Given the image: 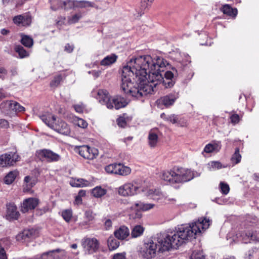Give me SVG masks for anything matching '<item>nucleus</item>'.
<instances>
[{
    "mask_svg": "<svg viewBox=\"0 0 259 259\" xmlns=\"http://www.w3.org/2000/svg\"><path fill=\"white\" fill-rule=\"evenodd\" d=\"M168 65L160 56L152 58L144 55L131 59L122 69V91L128 96L140 99L152 94L158 84H162L166 88L172 87L173 80L163 78L161 73Z\"/></svg>",
    "mask_w": 259,
    "mask_h": 259,
    "instance_id": "f257e3e1",
    "label": "nucleus"
},
{
    "mask_svg": "<svg viewBox=\"0 0 259 259\" xmlns=\"http://www.w3.org/2000/svg\"><path fill=\"white\" fill-rule=\"evenodd\" d=\"M194 223L190 225H182L176 228V230L170 233H163V237L159 238L162 244L160 251H169L172 249H177L184 243L191 241L193 237V227Z\"/></svg>",
    "mask_w": 259,
    "mask_h": 259,
    "instance_id": "f03ea898",
    "label": "nucleus"
},
{
    "mask_svg": "<svg viewBox=\"0 0 259 259\" xmlns=\"http://www.w3.org/2000/svg\"><path fill=\"white\" fill-rule=\"evenodd\" d=\"M160 177L164 181L174 186L192 180L194 178V173L187 168L175 167L171 169L162 171Z\"/></svg>",
    "mask_w": 259,
    "mask_h": 259,
    "instance_id": "7ed1b4c3",
    "label": "nucleus"
},
{
    "mask_svg": "<svg viewBox=\"0 0 259 259\" xmlns=\"http://www.w3.org/2000/svg\"><path fill=\"white\" fill-rule=\"evenodd\" d=\"M92 94L100 103L106 105L107 108L110 109L114 108L118 110L125 107L127 104L124 99L120 97L111 98L109 92L106 90L100 89L94 91Z\"/></svg>",
    "mask_w": 259,
    "mask_h": 259,
    "instance_id": "20e7f679",
    "label": "nucleus"
},
{
    "mask_svg": "<svg viewBox=\"0 0 259 259\" xmlns=\"http://www.w3.org/2000/svg\"><path fill=\"white\" fill-rule=\"evenodd\" d=\"M40 118L49 127L60 134L67 135L70 132V127L66 122L62 120L56 122L55 116L51 113L43 114Z\"/></svg>",
    "mask_w": 259,
    "mask_h": 259,
    "instance_id": "39448f33",
    "label": "nucleus"
},
{
    "mask_svg": "<svg viewBox=\"0 0 259 259\" xmlns=\"http://www.w3.org/2000/svg\"><path fill=\"white\" fill-rule=\"evenodd\" d=\"M163 233H159L157 235L156 239L155 240L149 239L144 243V247L142 252L143 256L147 259H151L155 256L156 253H163L166 251H160V248L163 243L159 241V238L163 237Z\"/></svg>",
    "mask_w": 259,
    "mask_h": 259,
    "instance_id": "423d86ee",
    "label": "nucleus"
},
{
    "mask_svg": "<svg viewBox=\"0 0 259 259\" xmlns=\"http://www.w3.org/2000/svg\"><path fill=\"white\" fill-rule=\"evenodd\" d=\"M117 191L119 195L126 197L137 195L141 191H143V190L137 182L133 181L120 186Z\"/></svg>",
    "mask_w": 259,
    "mask_h": 259,
    "instance_id": "0eeeda50",
    "label": "nucleus"
},
{
    "mask_svg": "<svg viewBox=\"0 0 259 259\" xmlns=\"http://www.w3.org/2000/svg\"><path fill=\"white\" fill-rule=\"evenodd\" d=\"M36 156L40 160H46L48 162H57L60 160L61 156L50 149L38 150L35 153Z\"/></svg>",
    "mask_w": 259,
    "mask_h": 259,
    "instance_id": "6e6552de",
    "label": "nucleus"
},
{
    "mask_svg": "<svg viewBox=\"0 0 259 259\" xmlns=\"http://www.w3.org/2000/svg\"><path fill=\"white\" fill-rule=\"evenodd\" d=\"M75 149L79 154L85 159H93L98 155V150L95 148H91L88 145L76 146Z\"/></svg>",
    "mask_w": 259,
    "mask_h": 259,
    "instance_id": "1a4fd4ad",
    "label": "nucleus"
},
{
    "mask_svg": "<svg viewBox=\"0 0 259 259\" xmlns=\"http://www.w3.org/2000/svg\"><path fill=\"white\" fill-rule=\"evenodd\" d=\"M82 246L86 253L92 254L98 250L99 242L95 238H88L82 240Z\"/></svg>",
    "mask_w": 259,
    "mask_h": 259,
    "instance_id": "9d476101",
    "label": "nucleus"
},
{
    "mask_svg": "<svg viewBox=\"0 0 259 259\" xmlns=\"http://www.w3.org/2000/svg\"><path fill=\"white\" fill-rule=\"evenodd\" d=\"M19 158V155L15 152L2 154L0 156V166L6 167L13 165Z\"/></svg>",
    "mask_w": 259,
    "mask_h": 259,
    "instance_id": "9b49d317",
    "label": "nucleus"
},
{
    "mask_svg": "<svg viewBox=\"0 0 259 259\" xmlns=\"http://www.w3.org/2000/svg\"><path fill=\"white\" fill-rule=\"evenodd\" d=\"M211 224V220L206 218H201L195 222V235L202 234Z\"/></svg>",
    "mask_w": 259,
    "mask_h": 259,
    "instance_id": "f8f14e48",
    "label": "nucleus"
},
{
    "mask_svg": "<svg viewBox=\"0 0 259 259\" xmlns=\"http://www.w3.org/2000/svg\"><path fill=\"white\" fill-rule=\"evenodd\" d=\"M65 255L64 250L57 249L43 253L40 255H37L38 259H60Z\"/></svg>",
    "mask_w": 259,
    "mask_h": 259,
    "instance_id": "ddd939ff",
    "label": "nucleus"
},
{
    "mask_svg": "<svg viewBox=\"0 0 259 259\" xmlns=\"http://www.w3.org/2000/svg\"><path fill=\"white\" fill-rule=\"evenodd\" d=\"M39 200L36 198H28L23 200L21 205V211L26 213L34 209L38 204Z\"/></svg>",
    "mask_w": 259,
    "mask_h": 259,
    "instance_id": "4468645a",
    "label": "nucleus"
},
{
    "mask_svg": "<svg viewBox=\"0 0 259 259\" xmlns=\"http://www.w3.org/2000/svg\"><path fill=\"white\" fill-rule=\"evenodd\" d=\"M178 98V93H170L161 97L159 100V102L160 104H161L165 107H168L173 105Z\"/></svg>",
    "mask_w": 259,
    "mask_h": 259,
    "instance_id": "2eb2a0df",
    "label": "nucleus"
},
{
    "mask_svg": "<svg viewBox=\"0 0 259 259\" xmlns=\"http://www.w3.org/2000/svg\"><path fill=\"white\" fill-rule=\"evenodd\" d=\"M13 22L18 26H28L31 23V17L28 14L19 15L13 19Z\"/></svg>",
    "mask_w": 259,
    "mask_h": 259,
    "instance_id": "dca6fc26",
    "label": "nucleus"
},
{
    "mask_svg": "<svg viewBox=\"0 0 259 259\" xmlns=\"http://www.w3.org/2000/svg\"><path fill=\"white\" fill-rule=\"evenodd\" d=\"M127 210L130 212L129 216L131 219H140L142 217V214L140 211L139 202L131 204L130 206L127 207Z\"/></svg>",
    "mask_w": 259,
    "mask_h": 259,
    "instance_id": "f3484780",
    "label": "nucleus"
},
{
    "mask_svg": "<svg viewBox=\"0 0 259 259\" xmlns=\"http://www.w3.org/2000/svg\"><path fill=\"white\" fill-rule=\"evenodd\" d=\"M6 218L8 220H17L20 215L16 205L13 203H9L7 205Z\"/></svg>",
    "mask_w": 259,
    "mask_h": 259,
    "instance_id": "a211bd4d",
    "label": "nucleus"
},
{
    "mask_svg": "<svg viewBox=\"0 0 259 259\" xmlns=\"http://www.w3.org/2000/svg\"><path fill=\"white\" fill-rule=\"evenodd\" d=\"M168 121L172 124H176L177 125L183 127L187 126L188 124L187 120L183 116L176 115L175 114H170L167 117Z\"/></svg>",
    "mask_w": 259,
    "mask_h": 259,
    "instance_id": "6ab92c4d",
    "label": "nucleus"
},
{
    "mask_svg": "<svg viewBox=\"0 0 259 259\" xmlns=\"http://www.w3.org/2000/svg\"><path fill=\"white\" fill-rule=\"evenodd\" d=\"M159 132L157 128L151 129L148 134V143L151 148L155 147L158 142V134Z\"/></svg>",
    "mask_w": 259,
    "mask_h": 259,
    "instance_id": "aec40b11",
    "label": "nucleus"
},
{
    "mask_svg": "<svg viewBox=\"0 0 259 259\" xmlns=\"http://www.w3.org/2000/svg\"><path fill=\"white\" fill-rule=\"evenodd\" d=\"M114 234L118 239L123 240L129 236L130 230L127 227L122 226L115 231Z\"/></svg>",
    "mask_w": 259,
    "mask_h": 259,
    "instance_id": "412c9836",
    "label": "nucleus"
},
{
    "mask_svg": "<svg viewBox=\"0 0 259 259\" xmlns=\"http://www.w3.org/2000/svg\"><path fill=\"white\" fill-rule=\"evenodd\" d=\"M242 238L245 243L250 240L259 242V231L254 232L252 231H248L242 235Z\"/></svg>",
    "mask_w": 259,
    "mask_h": 259,
    "instance_id": "4be33fe9",
    "label": "nucleus"
},
{
    "mask_svg": "<svg viewBox=\"0 0 259 259\" xmlns=\"http://www.w3.org/2000/svg\"><path fill=\"white\" fill-rule=\"evenodd\" d=\"M70 184L74 187H83L89 186L91 183L83 179H73L70 181Z\"/></svg>",
    "mask_w": 259,
    "mask_h": 259,
    "instance_id": "5701e85b",
    "label": "nucleus"
},
{
    "mask_svg": "<svg viewBox=\"0 0 259 259\" xmlns=\"http://www.w3.org/2000/svg\"><path fill=\"white\" fill-rule=\"evenodd\" d=\"M117 59V56L114 54H111L110 55L107 56L105 57L100 62V64L102 66H109L114 63Z\"/></svg>",
    "mask_w": 259,
    "mask_h": 259,
    "instance_id": "b1692460",
    "label": "nucleus"
},
{
    "mask_svg": "<svg viewBox=\"0 0 259 259\" xmlns=\"http://www.w3.org/2000/svg\"><path fill=\"white\" fill-rule=\"evenodd\" d=\"M37 230L34 229H30L24 230L22 233V238L24 239L26 238L33 239L38 235Z\"/></svg>",
    "mask_w": 259,
    "mask_h": 259,
    "instance_id": "393cba45",
    "label": "nucleus"
},
{
    "mask_svg": "<svg viewBox=\"0 0 259 259\" xmlns=\"http://www.w3.org/2000/svg\"><path fill=\"white\" fill-rule=\"evenodd\" d=\"M21 37V42L23 45L27 48H31L33 45V40L30 36L23 33L20 34Z\"/></svg>",
    "mask_w": 259,
    "mask_h": 259,
    "instance_id": "a878e982",
    "label": "nucleus"
},
{
    "mask_svg": "<svg viewBox=\"0 0 259 259\" xmlns=\"http://www.w3.org/2000/svg\"><path fill=\"white\" fill-rule=\"evenodd\" d=\"M106 193V189L103 188L101 186L96 187L92 191V195L96 198H100L105 195Z\"/></svg>",
    "mask_w": 259,
    "mask_h": 259,
    "instance_id": "bb28decb",
    "label": "nucleus"
},
{
    "mask_svg": "<svg viewBox=\"0 0 259 259\" xmlns=\"http://www.w3.org/2000/svg\"><path fill=\"white\" fill-rule=\"evenodd\" d=\"M221 149V146L217 143L208 144L206 145L204 149V151L209 153L213 152H218Z\"/></svg>",
    "mask_w": 259,
    "mask_h": 259,
    "instance_id": "cd10ccee",
    "label": "nucleus"
},
{
    "mask_svg": "<svg viewBox=\"0 0 259 259\" xmlns=\"http://www.w3.org/2000/svg\"><path fill=\"white\" fill-rule=\"evenodd\" d=\"M117 171V175L125 176L131 174V169L130 167L124 166L121 163H119Z\"/></svg>",
    "mask_w": 259,
    "mask_h": 259,
    "instance_id": "c85d7f7f",
    "label": "nucleus"
},
{
    "mask_svg": "<svg viewBox=\"0 0 259 259\" xmlns=\"http://www.w3.org/2000/svg\"><path fill=\"white\" fill-rule=\"evenodd\" d=\"M222 11L224 14L230 16H236L237 14V10L236 9H232L229 5H225L222 8Z\"/></svg>",
    "mask_w": 259,
    "mask_h": 259,
    "instance_id": "c756f323",
    "label": "nucleus"
},
{
    "mask_svg": "<svg viewBox=\"0 0 259 259\" xmlns=\"http://www.w3.org/2000/svg\"><path fill=\"white\" fill-rule=\"evenodd\" d=\"M119 245V242L113 237H110L108 239V246L109 250H114Z\"/></svg>",
    "mask_w": 259,
    "mask_h": 259,
    "instance_id": "7c9ffc66",
    "label": "nucleus"
},
{
    "mask_svg": "<svg viewBox=\"0 0 259 259\" xmlns=\"http://www.w3.org/2000/svg\"><path fill=\"white\" fill-rule=\"evenodd\" d=\"M144 228L141 225L135 226L131 233V235L133 238H136L140 236L143 233Z\"/></svg>",
    "mask_w": 259,
    "mask_h": 259,
    "instance_id": "2f4dec72",
    "label": "nucleus"
},
{
    "mask_svg": "<svg viewBox=\"0 0 259 259\" xmlns=\"http://www.w3.org/2000/svg\"><path fill=\"white\" fill-rule=\"evenodd\" d=\"M18 175V172L17 170L9 172L4 179L5 183L7 184L12 183Z\"/></svg>",
    "mask_w": 259,
    "mask_h": 259,
    "instance_id": "473e14b6",
    "label": "nucleus"
},
{
    "mask_svg": "<svg viewBox=\"0 0 259 259\" xmlns=\"http://www.w3.org/2000/svg\"><path fill=\"white\" fill-rule=\"evenodd\" d=\"M119 163L110 164L105 167V171L110 174L117 175Z\"/></svg>",
    "mask_w": 259,
    "mask_h": 259,
    "instance_id": "72a5a7b5",
    "label": "nucleus"
},
{
    "mask_svg": "<svg viewBox=\"0 0 259 259\" xmlns=\"http://www.w3.org/2000/svg\"><path fill=\"white\" fill-rule=\"evenodd\" d=\"M241 159V155L239 152V149L238 148H236L234 153L233 154L231 158V162L233 165H235L239 163Z\"/></svg>",
    "mask_w": 259,
    "mask_h": 259,
    "instance_id": "f704fd0d",
    "label": "nucleus"
},
{
    "mask_svg": "<svg viewBox=\"0 0 259 259\" xmlns=\"http://www.w3.org/2000/svg\"><path fill=\"white\" fill-rule=\"evenodd\" d=\"M15 51L19 54L20 58H23L29 56V53L20 45L16 46L15 48Z\"/></svg>",
    "mask_w": 259,
    "mask_h": 259,
    "instance_id": "c9c22d12",
    "label": "nucleus"
},
{
    "mask_svg": "<svg viewBox=\"0 0 259 259\" xmlns=\"http://www.w3.org/2000/svg\"><path fill=\"white\" fill-rule=\"evenodd\" d=\"M94 4L87 1H75V7L83 8L86 7H94Z\"/></svg>",
    "mask_w": 259,
    "mask_h": 259,
    "instance_id": "e433bc0d",
    "label": "nucleus"
},
{
    "mask_svg": "<svg viewBox=\"0 0 259 259\" xmlns=\"http://www.w3.org/2000/svg\"><path fill=\"white\" fill-rule=\"evenodd\" d=\"M73 123L75 125L82 128H87L88 125V123L85 120L77 117H75L74 118Z\"/></svg>",
    "mask_w": 259,
    "mask_h": 259,
    "instance_id": "4c0bfd02",
    "label": "nucleus"
},
{
    "mask_svg": "<svg viewBox=\"0 0 259 259\" xmlns=\"http://www.w3.org/2000/svg\"><path fill=\"white\" fill-rule=\"evenodd\" d=\"M10 101L11 111L21 112L24 111V107L21 106L18 103L13 101Z\"/></svg>",
    "mask_w": 259,
    "mask_h": 259,
    "instance_id": "58836bf2",
    "label": "nucleus"
},
{
    "mask_svg": "<svg viewBox=\"0 0 259 259\" xmlns=\"http://www.w3.org/2000/svg\"><path fill=\"white\" fill-rule=\"evenodd\" d=\"M154 0H141L140 9L142 11H145L149 9Z\"/></svg>",
    "mask_w": 259,
    "mask_h": 259,
    "instance_id": "ea45409f",
    "label": "nucleus"
},
{
    "mask_svg": "<svg viewBox=\"0 0 259 259\" xmlns=\"http://www.w3.org/2000/svg\"><path fill=\"white\" fill-rule=\"evenodd\" d=\"M140 203V211H148L150 210L155 206V204L150 203H144L139 201Z\"/></svg>",
    "mask_w": 259,
    "mask_h": 259,
    "instance_id": "a19ab883",
    "label": "nucleus"
},
{
    "mask_svg": "<svg viewBox=\"0 0 259 259\" xmlns=\"http://www.w3.org/2000/svg\"><path fill=\"white\" fill-rule=\"evenodd\" d=\"M147 195L154 200H158L159 199L161 194L159 190L150 189L147 192Z\"/></svg>",
    "mask_w": 259,
    "mask_h": 259,
    "instance_id": "79ce46f5",
    "label": "nucleus"
},
{
    "mask_svg": "<svg viewBox=\"0 0 259 259\" xmlns=\"http://www.w3.org/2000/svg\"><path fill=\"white\" fill-rule=\"evenodd\" d=\"M10 105V101H4L0 104V108L3 112L8 113L11 112Z\"/></svg>",
    "mask_w": 259,
    "mask_h": 259,
    "instance_id": "37998d69",
    "label": "nucleus"
},
{
    "mask_svg": "<svg viewBox=\"0 0 259 259\" xmlns=\"http://www.w3.org/2000/svg\"><path fill=\"white\" fill-rule=\"evenodd\" d=\"M82 17L81 14L79 13L70 17L68 18V22L69 24H74L77 23Z\"/></svg>",
    "mask_w": 259,
    "mask_h": 259,
    "instance_id": "c03bdc74",
    "label": "nucleus"
},
{
    "mask_svg": "<svg viewBox=\"0 0 259 259\" xmlns=\"http://www.w3.org/2000/svg\"><path fill=\"white\" fill-rule=\"evenodd\" d=\"M61 75H58L54 77V79L50 82V85L52 87H57L60 84L62 80Z\"/></svg>",
    "mask_w": 259,
    "mask_h": 259,
    "instance_id": "a18cd8bd",
    "label": "nucleus"
},
{
    "mask_svg": "<svg viewBox=\"0 0 259 259\" xmlns=\"http://www.w3.org/2000/svg\"><path fill=\"white\" fill-rule=\"evenodd\" d=\"M220 188L221 192L224 195H227L230 191L229 185L224 182H221L220 184Z\"/></svg>",
    "mask_w": 259,
    "mask_h": 259,
    "instance_id": "49530a36",
    "label": "nucleus"
},
{
    "mask_svg": "<svg viewBox=\"0 0 259 259\" xmlns=\"http://www.w3.org/2000/svg\"><path fill=\"white\" fill-rule=\"evenodd\" d=\"M62 216L67 222H69L72 217V211L70 210H65L62 211Z\"/></svg>",
    "mask_w": 259,
    "mask_h": 259,
    "instance_id": "de8ad7c7",
    "label": "nucleus"
},
{
    "mask_svg": "<svg viewBox=\"0 0 259 259\" xmlns=\"http://www.w3.org/2000/svg\"><path fill=\"white\" fill-rule=\"evenodd\" d=\"M63 5L65 9H70L75 7V1L68 0L63 2Z\"/></svg>",
    "mask_w": 259,
    "mask_h": 259,
    "instance_id": "09e8293b",
    "label": "nucleus"
},
{
    "mask_svg": "<svg viewBox=\"0 0 259 259\" xmlns=\"http://www.w3.org/2000/svg\"><path fill=\"white\" fill-rule=\"evenodd\" d=\"M124 116L125 115H124L123 116H120L117 119L118 125L122 127H125L126 124V118Z\"/></svg>",
    "mask_w": 259,
    "mask_h": 259,
    "instance_id": "8fccbe9b",
    "label": "nucleus"
},
{
    "mask_svg": "<svg viewBox=\"0 0 259 259\" xmlns=\"http://www.w3.org/2000/svg\"><path fill=\"white\" fill-rule=\"evenodd\" d=\"M85 218L88 222L92 221L94 219V216L93 212L91 211H86L84 213Z\"/></svg>",
    "mask_w": 259,
    "mask_h": 259,
    "instance_id": "3c124183",
    "label": "nucleus"
},
{
    "mask_svg": "<svg viewBox=\"0 0 259 259\" xmlns=\"http://www.w3.org/2000/svg\"><path fill=\"white\" fill-rule=\"evenodd\" d=\"M231 122L232 123L235 124L239 122L240 120L239 116L237 114H233L230 116Z\"/></svg>",
    "mask_w": 259,
    "mask_h": 259,
    "instance_id": "603ef678",
    "label": "nucleus"
},
{
    "mask_svg": "<svg viewBox=\"0 0 259 259\" xmlns=\"http://www.w3.org/2000/svg\"><path fill=\"white\" fill-rule=\"evenodd\" d=\"M209 164L214 169H219L222 167V164L219 161H212Z\"/></svg>",
    "mask_w": 259,
    "mask_h": 259,
    "instance_id": "864d4df0",
    "label": "nucleus"
},
{
    "mask_svg": "<svg viewBox=\"0 0 259 259\" xmlns=\"http://www.w3.org/2000/svg\"><path fill=\"white\" fill-rule=\"evenodd\" d=\"M174 78V73L170 71H167L164 73V78L168 80H172Z\"/></svg>",
    "mask_w": 259,
    "mask_h": 259,
    "instance_id": "5fc2aeb1",
    "label": "nucleus"
},
{
    "mask_svg": "<svg viewBox=\"0 0 259 259\" xmlns=\"http://www.w3.org/2000/svg\"><path fill=\"white\" fill-rule=\"evenodd\" d=\"M9 127V123L7 120L4 119H0V127L7 128Z\"/></svg>",
    "mask_w": 259,
    "mask_h": 259,
    "instance_id": "6e6d98bb",
    "label": "nucleus"
},
{
    "mask_svg": "<svg viewBox=\"0 0 259 259\" xmlns=\"http://www.w3.org/2000/svg\"><path fill=\"white\" fill-rule=\"evenodd\" d=\"M113 259H125V253H119L115 254Z\"/></svg>",
    "mask_w": 259,
    "mask_h": 259,
    "instance_id": "4d7b16f0",
    "label": "nucleus"
},
{
    "mask_svg": "<svg viewBox=\"0 0 259 259\" xmlns=\"http://www.w3.org/2000/svg\"><path fill=\"white\" fill-rule=\"evenodd\" d=\"M195 259H205V255L203 253L202 251L195 253Z\"/></svg>",
    "mask_w": 259,
    "mask_h": 259,
    "instance_id": "13d9d810",
    "label": "nucleus"
},
{
    "mask_svg": "<svg viewBox=\"0 0 259 259\" xmlns=\"http://www.w3.org/2000/svg\"><path fill=\"white\" fill-rule=\"evenodd\" d=\"M105 227L107 230L111 228L112 223L111 220L107 219L104 222Z\"/></svg>",
    "mask_w": 259,
    "mask_h": 259,
    "instance_id": "bf43d9fd",
    "label": "nucleus"
},
{
    "mask_svg": "<svg viewBox=\"0 0 259 259\" xmlns=\"http://www.w3.org/2000/svg\"><path fill=\"white\" fill-rule=\"evenodd\" d=\"M75 110L78 113H82L83 110V106L80 105H75L74 106Z\"/></svg>",
    "mask_w": 259,
    "mask_h": 259,
    "instance_id": "052dcab7",
    "label": "nucleus"
},
{
    "mask_svg": "<svg viewBox=\"0 0 259 259\" xmlns=\"http://www.w3.org/2000/svg\"><path fill=\"white\" fill-rule=\"evenodd\" d=\"M74 49V47L73 45H70L69 44H67L65 47V51L67 52L68 53H71L73 51Z\"/></svg>",
    "mask_w": 259,
    "mask_h": 259,
    "instance_id": "680f3d73",
    "label": "nucleus"
},
{
    "mask_svg": "<svg viewBox=\"0 0 259 259\" xmlns=\"http://www.w3.org/2000/svg\"><path fill=\"white\" fill-rule=\"evenodd\" d=\"M255 249H252L248 251V254H246L245 258L246 259H251L252 256L254 252H255Z\"/></svg>",
    "mask_w": 259,
    "mask_h": 259,
    "instance_id": "e2e57ef3",
    "label": "nucleus"
},
{
    "mask_svg": "<svg viewBox=\"0 0 259 259\" xmlns=\"http://www.w3.org/2000/svg\"><path fill=\"white\" fill-rule=\"evenodd\" d=\"M89 222L85 219V220L80 222L79 225L81 227H85L89 224Z\"/></svg>",
    "mask_w": 259,
    "mask_h": 259,
    "instance_id": "0e129e2a",
    "label": "nucleus"
},
{
    "mask_svg": "<svg viewBox=\"0 0 259 259\" xmlns=\"http://www.w3.org/2000/svg\"><path fill=\"white\" fill-rule=\"evenodd\" d=\"M89 73H92V75L96 78L98 77L100 74V72L95 70L92 71H89Z\"/></svg>",
    "mask_w": 259,
    "mask_h": 259,
    "instance_id": "69168bd1",
    "label": "nucleus"
},
{
    "mask_svg": "<svg viewBox=\"0 0 259 259\" xmlns=\"http://www.w3.org/2000/svg\"><path fill=\"white\" fill-rule=\"evenodd\" d=\"M31 180V178L29 176H26L25 177L24 182L27 184V185H29L30 187H32V185L31 184H28Z\"/></svg>",
    "mask_w": 259,
    "mask_h": 259,
    "instance_id": "338daca9",
    "label": "nucleus"
},
{
    "mask_svg": "<svg viewBox=\"0 0 259 259\" xmlns=\"http://www.w3.org/2000/svg\"><path fill=\"white\" fill-rule=\"evenodd\" d=\"M86 194V192L84 190H80L78 192V196H79L80 198H81L82 197L85 196Z\"/></svg>",
    "mask_w": 259,
    "mask_h": 259,
    "instance_id": "774afa93",
    "label": "nucleus"
}]
</instances>
